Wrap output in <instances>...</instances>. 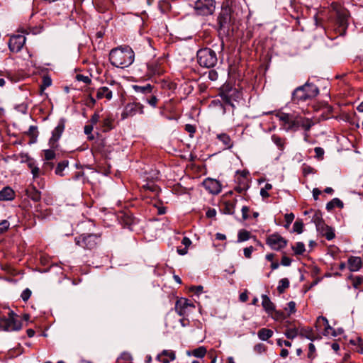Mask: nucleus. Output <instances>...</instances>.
<instances>
[{
    "label": "nucleus",
    "instance_id": "nucleus-1",
    "mask_svg": "<svg viewBox=\"0 0 363 363\" xmlns=\"http://www.w3.org/2000/svg\"><path fill=\"white\" fill-rule=\"evenodd\" d=\"M134 60V51L128 45L113 48L109 53L110 63L118 68L129 67L133 63Z\"/></svg>",
    "mask_w": 363,
    "mask_h": 363
},
{
    "label": "nucleus",
    "instance_id": "nucleus-2",
    "mask_svg": "<svg viewBox=\"0 0 363 363\" xmlns=\"http://www.w3.org/2000/svg\"><path fill=\"white\" fill-rule=\"evenodd\" d=\"M319 94V89L313 84L306 83L295 89L292 93L291 100L294 103L311 100Z\"/></svg>",
    "mask_w": 363,
    "mask_h": 363
},
{
    "label": "nucleus",
    "instance_id": "nucleus-3",
    "mask_svg": "<svg viewBox=\"0 0 363 363\" xmlns=\"http://www.w3.org/2000/svg\"><path fill=\"white\" fill-rule=\"evenodd\" d=\"M198 64L204 68H213L218 62L216 52L209 48L199 49L196 52Z\"/></svg>",
    "mask_w": 363,
    "mask_h": 363
},
{
    "label": "nucleus",
    "instance_id": "nucleus-4",
    "mask_svg": "<svg viewBox=\"0 0 363 363\" xmlns=\"http://www.w3.org/2000/svg\"><path fill=\"white\" fill-rule=\"evenodd\" d=\"M22 323L18 315L12 311L8 312L7 316L0 318V330L17 331L21 329Z\"/></svg>",
    "mask_w": 363,
    "mask_h": 363
},
{
    "label": "nucleus",
    "instance_id": "nucleus-5",
    "mask_svg": "<svg viewBox=\"0 0 363 363\" xmlns=\"http://www.w3.org/2000/svg\"><path fill=\"white\" fill-rule=\"evenodd\" d=\"M233 1H227L223 3L222 9L218 17V24L220 30H228L231 22Z\"/></svg>",
    "mask_w": 363,
    "mask_h": 363
},
{
    "label": "nucleus",
    "instance_id": "nucleus-6",
    "mask_svg": "<svg viewBox=\"0 0 363 363\" xmlns=\"http://www.w3.org/2000/svg\"><path fill=\"white\" fill-rule=\"evenodd\" d=\"M100 242V235L96 234H82L75 238L76 244L87 250L96 248Z\"/></svg>",
    "mask_w": 363,
    "mask_h": 363
},
{
    "label": "nucleus",
    "instance_id": "nucleus-7",
    "mask_svg": "<svg viewBox=\"0 0 363 363\" xmlns=\"http://www.w3.org/2000/svg\"><path fill=\"white\" fill-rule=\"evenodd\" d=\"M214 0H197L194 9L198 15L208 16L213 13L216 8Z\"/></svg>",
    "mask_w": 363,
    "mask_h": 363
},
{
    "label": "nucleus",
    "instance_id": "nucleus-8",
    "mask_svg": "<svg viewBox=\"0 0 363 363\" xmlns=\"http://www.w3.org/2000/svg\"><path fill=\"white\" fill-rule=\"evenodd\" d=\"M324 327L323 335L324 336L337 337L341 335L343 332L342 329L335 330L332 328L328 323V319L324 316H319L317 318L315 327L318 329H320L321 327Z\"/></svg>",
    "mask_w": 363,
    "mask_h": 363
},
{
    "label": "nucleus",
    "instance_id": "nucleus-9",
    "mask_svg": "<svg viewBox=\"0 0 363 363\" xmlns=\"http://www.w3.org/2000/svg\"><path fill=\"white\" fill-rule=\"evenodd\" d=\"M315 123L316 121H313V119L308 118L300 113H294V131L301 128L305 132H308Z\"/></svg>",
    "mask_w": 363,
    "mask_h": 363
},
{
    "label": "nucleus",
    "instance_id": "nucleus-10",
    "mask_svg": "<svg viewBox=\"0 0 363 363\" xmlns=\"http://www.w3.org/2000/svg\"><path fill=\"white\" fill-rule=\"evenodd\" d=\"M174 308L179 315L186 317L195 308V305L190 300L181 298L176 301Z\"/></svg>",
    "mask_w": 363,
    "mask_h": 363
},
{
    "label": "nucleus",
    "instance_id": "nucleus-11",
    "mask_svg": "<svg viewBox=\"0 0 363 363\" xmlns=\"http://www.w3.org/2000/svg\"><path fill=\"white\" fill-rule=\"evenodd\" d=\"M287 240L278 233H274L267 237L266 243L272 250L279 251L287 245Z\"/></svg>",
    "mask_w": 363,
    "mask_h": 363
},
{
    "label": "nucleus",
    "instance_id": "nucleus-12",
    "mask_svg": "<svg viewBox=\"0 0 363 363\" xmlns=\"http://www.w3.org/2000/svg\"><path fill=\"white\" fill-rule=\"evenodd\" d=\"M146 66V76L148 79H151L155 76L162 75L165 72L160 60H151L147 63Z\"/></svg>",
    "mask_w": 363,
    "mask_h": 363
},
{
    "label": "nucleus",
    "instance_id": "nucleus-13",
    "mask_svg": "<svg viewBox=\"0 0 363 363\" xmlns=\"http://www.w3.org/2000/svg\"><path fill=\"white\" fill-rule=\"evenodd\" d=\"M65 128V120L61 118L57 123V125L54 128L52 132V136L49 140V146L52 149L58 147V141L60 139Z\"/></svg>",
    "mask_w": 363,
    "mask_h": 363
},
{
    "label": "nucleus",
    "instance_id": "nucleus-14",
    "mask_svg": "<svg viewBox=\"0 0 363 363\" xmlns=\"http://www.w3.org/2000/svg\"><path fill=\"white\" fill-rule=\"evenodd\" d=\"M144 113V106L139 102L128 103L125 105L123 111L121 114L122 118H127L133 117L136 114Z\"/></svg>",
    "mask_w": 363,
    "mask_h": 363
},
{
    "label": "nucleus",
    "instance_id": "nucleus-15",
    "mask_svg": "<svg viewBox=\"0 0 363 363\" xmlns=\"http://www.w3.org/2000/svg\"><path fill=\"white\" fill-rule=\"evenodd\" d=\"M275 116L280 122L281 125L286 130H293L294 131V113H286L284 112H277L275 113Z\"/></svg>",
    "mask_w": 363,
    "mask_h": 363
},
{
    "label": "nucleus",
    "instance_id": "nucleus-16",
    "mask_svg": "<svg viewBox=\"0 0 363 363\" xmlns=\"http://www.w3.org/2000/svg\"><path fill=\"white\" fill-rule=\"evenodd\" d=\"M26 37L23 35H14L11 36L9 41V48L12 52H18L23 48L26 43Z\"/></svg>",
    "mask_w": 363,
    "mask_h": 363
},
{
    "label": "nucleus",
    "instance_id": "nucleus-17",
    "mask_svg": "<svg viewBox=\"0 0 363 363\" xmlns=\"http://www.w3.org/2000/svg\"><path fill=\"white\" fill-rule=\"evenodd\" d=\"M236 93L235 89H233L228 85H223L220 89L219 95L225 104L233 106L232 97Z\"/></svg>",
    "mask_w": 363,
    "mask_h": 363
},
{
    "label": "nucleus",
    "instance_id": "nucleus-18",
    "mask_svg": "<svg viewBox=\"0 0 363 363\" xmlns=\"http://www.w3.org/2000/svg\"><path fill=\"white\" fill-rule=\"evenodd\" d=\"M176 359V352L172 350H163L156 357V360L161 363H169Z\"/></svg>",
    "mask_w": 363,
    "mask_h": 363
},
{
    "label": "nucleus",
    "instance_id": "nucleus-19",
    "mask_svg": "<svg viewBox=\"0 0 363 363\" xmlns=\"http://www.w3.org/2000/svg\"><path fill=\"white\" fill-rule=\"evenodd\" d=\"M347 262L348 268L351 272H357L362 266V260L359 257L351 256Z\"/></svg>",
    "mask_w": 363,
    "mask_h": 363
},
{
    "label": "nucleus",
    "instance_id": "nucleus-20",
    "mask_svg": "<svg viewBox=\"0 0 363 363\" xmlns=\"http://www.w3.org/2000/svg\"><path fill=\"white\" fill-rule=\"evenodd\" d=\"M15 196V191L9 186H5L0 191V201H13Z\"/></svg>",
    "mask_w": 363,
    "mask_h": 363
},
{
    "label": "nucleus",
    "instance_id": "nucleus-21",
    "mask_svg": "<svg viewBox=\"0 0 363 363\" xmlns=\"http://www.w3.org/2000/svg\"><path fill=\"white\" fill-rule=\"evenodd\" d=\"M262 305L268 315H272L275 309V306L267 295H262Z\"/></svg>",
    "mask_w": 363,
    "mask_h": 363
},
{
    "label": "nucleus",
    "instance_id": "nucleus-22",
    "mask_svg": "<svg viewBox=\"0 0 363 363\" xmlns=\"http://www.w3.org/2000/svg\"><path fill=\"white\" fill-rule=\"evenodd\" d=\"M154 86L147 84L145 86L140 85H133V89L137 94H140L143 95V96L146 97L150 94H152L154 90Z\"/></svg>",
    "mask_w": 363,
    "mask_h": 363
},
{
    "label": "nucleus",
    "instance_id": "nucleus-23",
    "mask_svg": "<svg viewBox=\"0 0 363 363\" xmlns=\"http://www.w3.org/2000/svg\"><path fill=\"white\" fill-rule=\"evenodd\" d=\"M317 230L328 240H331L335 237L334 229L326 224L323 225V228H318Z\"/></svg>",
    "mask_w": 363,
    "mask_h": 363
},
{
    "label": "nucleus",
    "instance_id": "nucleus-24",
    "mask_svg": "<svg viewBox=\"0 0 363 363\" xmlns=\"http://www.w3.org/2000/svg\"><path fill=\"white\" fill-rule=\"evenodd\" d=\"M216 138L223 144V149H230L233 146V141L226 133L218 134Z\"/></svg>",
    "mask_w": 363,
    "mask_h": 363
},
{
    "label": "nucleus",
    "instance_id": "nucleus-25",
    "mask_svg": "<svg viewBox=\"0 0 363 363\" xmlns=\"http://www.w3.org/2000/svg\"><path fill=\"white\" fill-rule=\"evenodd\" d=\"M205 187L212 194H218L220 191L218 182L213 179H207L204 181Z\"/></svg>",
    "mask_w": 363,
    "mask_h": 363
},
{
    "label": "nucleus",
    "instance_id": "nucleus-26",
    "mask_svg": "<svg viewBox=\"0 0 363 363\" xmlns=\"http://www.w3.org/2000/svg\"><path fill=\"white\" fill-rule=\"evenodd\" d=\"M96 98L97 99L105 98L107 100H111L112 98V91L107 86H101L97 89Z\"/></svg>",
    "mask_w": 363,
    "mask_h": 363
},
{
    "label": "nucleus",
    "instance_id": "nucleus-27",
    "mask_svg": "<svg viewBox=\"0 0 363 363\" xmlns=\"http://www.w3.org/2000/svg\"><path fill=\"white\" fill-rule=\"evenodd\" d=\"M273 330L266 328H262L257 332V336L259 339L262 341H268L269 339L273 336Z\"/></svg>",
    "mask_w": 363,
    "mask_h": 363
},
{
    "label": "nucleus",
    "instance_id": "nucleus-28",
    "mask_svg": "<svg viewBox=\"0 0 363 363\" xmlns=\"http://www.w3.org/2000/svg\"><path fill=\"white\" fill-rule=\"evenodd\" d=\"M312 221L315 223L316 229L323 228V225L325 224L322 213L320 211H315L312 218Z\"/></svg>",
    "mask_w": 363,
    "mask_h": 363
},
{
    "label": "nucleus",
    "instance_id": "nucleus-29",
    "mask_svg": "<svg viewBox=\"0 0 363 363\" xmlns=\"http://www.w3.org/2000/svg\"><path fill=\"white\" fill-rule=\"evenodd\" d=\"M206 348L204 346H200L192 351H187L186 354L188 356H194L197 358H203L206 354Z\"/></svg>",
    "mask_w": 363,
    "mask_h": 363
},
{
    "label": "nucleus",
    "instance_id": "nucleus-30",
    "mask_svg": "<svg viewBox=\"0 0 363 363\" xmlns=\"http://www.w3.org/2000/svg\"><path fill=\"white\" fill-rule=\"evenodd\" d=\"M348 13V11L345 8L337 10V13L336 15L340 26H343L347 23L349 16Z\"/></svg>",
    "mask_w": 363,
    "mask_h": 363
},
{
    "label": "nucleus",
    "instance_id": "nucleus-31",
    "mask_svg": "<svg viewBox=\"0 0 363 363\" xmlns=\"http://www.w3.org/2000/svg\"><path fill=\"white\" fill-rule=\"evenodd\" d=\"M141 99L143 101H145L150 106H151L153 108L157 107L159 99H157V96H156L155 91H153L152 94H150L146 97L142 96Z\"/></svg>",
    "mask_w": 363,
    "mask_h": 363
},
{
    "label": "nucleus",
    "instance_id": "nucleus-32",
    "mask_svg": "<svg viewBox=\"0 0 363 363\" xmlns=\"http://www.w3.org/2000/svg\"><path fill=\"white\" fill-rule=\"evenodd\" d=\"M28 196L33 201H39L41 199V193L35 186L27 190Z\"/></svg>",
    "mask_w": 363,
    "mask_h": 363
},
{
    "label": "nucleus",
    "instance_id": "nucleus-33",
    "mask_svg": "<svg viewBox=\"0 0 363 363\" xmlns=\"http://www.w3.org/2000/svg\"><path fill=\"white\" fill-rule=\"evenodd\" d=\"M68 160H65L60 162L55 169V174L57 176L63 177L65 175L64 171L68 167Z\"/></svg>",
    "mask_w": 363,
    "mask_h": 363
},
{
    "label": "nucleus",
    "instance_id": "nucleus-34",
    "mask_svg": "<svg viewBox=\"0 0 363 363\" xmlns=\"http://www.w3.org/2000/svg\"><path fill=\"white\" fill-rule=\"evenodd\" d=\"M272 140L278 147L280 150H283L286 144V139L281 138L278 135L274 134L272 135Z\"/></svg>",
    "mask_w": 363,
    "mask_h": 363
},
{
    "label": "nucleus",
    "instance_id": "nucleus-35",
    "mask_svg": "<svg viewBox=\"0 0 363 363\" xmlns=\"http://www.w3.org/2000/svg\"><path fill=\"white\" fill-rule=\"evenodd\" d=\"M224 207L223 211L225 214H233L235 212L236 201H228L224 203Z\"/></svg>",
    "mask_w": 363,
    "mask_h": 363
},
{
    "label": "nucleus",
    "instance_id": "nucleus-36",
    "mask_svg": "<svg viewBox=\"0 0 363 363\" xmlns=\"http://www.w3.org/2000/svg\"><path fill=\"white\" fill-rule=\"evenodd\" d=\"M142 189L144 190V191H150L155 195H158L160 191V188L152 182L147 183L143 186Z\"/></svg>",
    "mask_w": 363,
    "mask_h": 363
},
{
    "label": "nucleus",
    "instance_id": "nucleus-37",
    "mask_svg": "<svg viewBox=\"0 0 363 363\" xmlns=\"http://www.w3.org/2000/svg\"><path fill=\"white\" fill-rule=\"evenodd\" d=\"M343 206H344L343 202L338 198H335L326 204V209L328 211H330L333 210L335 207H338L340 208H342Z\"/></svg>",
    "mask_w": 363,
    "mask_h": 363
},
{
    "label": "nucleus",
    "instance_id": "nucleus-38",
    "mask_svg": "<svg viewBox=\"0 0 363 363\" xmlns=\"http://www.w3.org/2000/svg\"><path fill=\"white\" fill-rule=\"evenodd\" d=\"M300 335L313 341L316 339L315 335L311 328H303L300 332Z\"/></svg>",
    "mask_w": 363,
    "mask_h": 363
},
{
    "label": "nucleus",
    "instance_id": "nucleus-39",
    "mask_svg": "<svg viewBox=\"0 0 363 363\" xmlns=\"http://www.w3.org/2000/svg\"><path fill=\"white\" fill-rule=\"evenodd\" d=\"M251 238L250 232L245 229L239 230L238 233V242H242L248 240Z\"/></svg>",
    "mask_w": 363,
    "mask_h": 363
},
{
    "label": "nucleus",
    "instance_id": "nucleus-40",
    "mask_svg": "<svg viewBox=\"0 0 363 363\" xmlns=\"http://www.w3.org/2000/svg\"><path fill=\"white\" fill-rule=\"evenodd\" d=\"M113 119L110 116H107L105 118H104L103 122H102L103 132H108V131L111 130V129H113Z\"/></svg>",
    "mask_w": 363,
    "mask_h": 363
},
{
    "label": "nucleus",
    "instance_id": "nucleus-41",
    "mask_svg": "<svg viewBox=\"0 0 363 363\" xmlns=\"http://www.w3.org/2000/svg\"><path fill=\"white\" fill-rule=\"evenodd\" d=\"M289 287V281L287 278H283L279 281L277 291L279 294H283L286 289Z\"/></svg>",
    "mask_w": 363,
    "mask_h": 363
},
{
    "label": "nucleus",
    "instance_id": "nucleus-42",
    "mask_svg": "<svg viewBox=\"0 0 363 363\" xmlns=\"http://www.w3.org/2000/svg\"><path fill=\"white\" fill-rule=\"evenodd\" d=\"M54 167V163L52 161L44 160V163L41 168V173L43 175H46Z\"/></svg>",
    "mask_w": 363,
    "mask_h": 363
},
{
    "label": "nucleus",
    "instance_id": "nucleus-43",
    "mask_svg": "<svg viewBox=\"0 0 363 363\" xmlns=\"http://www.w3.org/2000/svg\"><path fill=\"white\" fill-rule=\"evenodd\" d=\"M292 250L296 255H301L306 251L305 245L301 242H298L292 247Z\"/></svg>",
    "mask_w": 363,
    "mask_h": 363
},
{
    "label": "nucleus",
    "instance_id": "nucleus-44",
    "mask_svg": "<svg viewBox=\"0 0 363 363\" xmlns=\"http://www.w3.org/2000/svg\"><path fill=\"white\" fill-rule=\"evenodd\" d=\"M303 222L301 219H297L293 225V232L301 234L303 231Z\"/></svg>",
    "mask_w": 363,
    "mask_h": 363
},
{
    "label": "nucleus",
    "instance_id": "nucleus-45",
    "mask_svg": "<svg viewBox=\"0 0 363 363\" xmlns=\"http://www.w3.org/2000/svg\"><path fill=\"white\" fill-rule=\"evenodd\" d=\"M349 279L352 280V284L354 289H358L363 283L362 276H350Z\"/></svg>",
    "mask_w": 363,
    "mask_h": 363
},
{
    "label": "nucleus",
    "instance_id": "nucleus-46",
    "mask_svg": "<svg viewBox=\"0 0 363 363\" xmlns=\"http://www.w3.org/2000/svg\"><path fill=\"white\" fill-rule=\"evenodd\" d=\"M55 149H52L50 147V149L48 150H44L43 154H44V160H49L52 161L56 157V153L55 152Z\"/></svg>",
    "mask_w": 363,
    "mask_h": 363
},
{
    "label": "nucleus",
    "instance_id": "nucleus-47",
    "mask_svg": "<svg viewBox=\"0 0 363 363\" xmlns=\"http://www.w3.org/2000/svg\"><path fill=\"white\" fill-rule=\"evenodd\" d=\"M284 335L288 339L293 340L298 335V329L296 328H287Z\"/></svg>",
    "mask_w": 363,
    "mask_h": 363
},
{
    "label": "nucleus",
    "instance_id": "nucleus-48",
    "mask_svg": "<svg viewBox=\"0 0 363 363\" xmlns=\"http://www.w3.org/2000/svg\"><path fill=\"white\" fill-rule=\"evenodd\" d=\"M271 315L275 320H282L288 317L284 312L281 311H276L275 309Z\"/></svg>",
    "mask_w": 363,
    "mask_h": 363
},
{
    "label": "nucleus",
    "instance_id": "nucleus-49",
    "mask_svg": "<svg viewBox=\"0 0 363 363\" xmlns=\"http://www.w3.org/2000/svg\"><path fill=\"white\" fill-rule=\"evenodd\" d=\"M4 77H6L10 80L12 79V75L9 72H0V86L2 87L5 85V80Z\"/></svg>",
    "mask_w": 363,
    "mask_h": 363
},
{
    "label": "nucleus",
    "instance_id": "nucleus-50",
    "mask_svg": "<svg viewBox=\"0 0 363 363\" xmlns=\"http://www.w3.org/2000/svg\"><path fill=\"white\" fill-rule=\"evenodd\" d=\"M294 214L293 213H286L284 216L286 224L284 225L285 228L288 229L294 219Z\"/></svg>",
    "mask_w": 363,
    "mask_h": 363
},
{
    "label": "nucleus",
    "instance_id": "nucleus-51",
    "mask_svg": "<svg viewBox=\"0 0 363 363\" xmlns=\"http://www.w3.org/2000/svg\"><path fill=\"white\" fill-rule=\"evenodd\" d=\"M296 304L294 301H290L288 303L287 307L285 308L286 311H289V313H288L287 316H290V315L296 313Z\"/></svg>",
    "mask_w": 363,
    "mask_h": 363
},
{
    "label": "nucleus",
    "instance_id": "nucleus-52",
    "mask_svg": "<svg viewBox=\"0 0 363 363\" xmlns=\"http://www.w3.org/2000/svg\"><path fill=\"white\" fill-rule=\"evenodd\" d=\"M9 226L10 223L7 220H0V235L7 231Z\"/></svg>",
    "mask_w": 363,
    "mask_h": 363
},
{
    "label": "nucleus",
    "instance_id": "nucleus-53",
    "mask_svg": "<svg viewBox=\"0 0 363 363\" xmlns=\"http://www.w3.org/2000/svg\"><path fill=\"white\" fill-rule=\"evenodd\" d=\"M308 358L311 361L315 357V347L313 343L308 345Z\"/></svg>",
    "mask_w": 363,
    "mask_h": 363
},
{
    "label": "nucleus",
    "instance_id": "nucleus-54",
    "mask_svg": "<svg viewBox=\"0 0 363 363\" xmlns=\"http://www.w3.org/2000/svg\"><path fill=\"white\" fill-rule=\"evenodd\" d=\"M84 133L87 135V138L89 140H91L94 138V135L91 134V132L93 130V125H86L84 126Z\"/></svg>",
    "mask_w": 363,
    "mask_h": 363
},
{
    "label": "nucleus",
    "instance_id": "nucleus-55",
    "mask_svg": "<svg viewBox=\"0 0 363 363\" xmlns=\"http://www.w3.org/2000/svg\"><path fill=\"white\" fill-rule=\"evenodd\" d=\"M118 218L120 219H123V220L124 224L125 225H130L133 223L132 217L130 216L127 215V214L122 213V215L119 216Z\"/></svg>",
    "mask_w": 363,
    "mask_h": 363
},
{
    "label": "nucleus",
    "instance_id": "nucleus-56",
    "mask_svg": "<svg viewBox=\"0 0 363 363\" xmlns=\"http://www.w3.org/2000/svg\"><path fill=\"white\" fill-rule=\"evenodd\" d=\"M76 78L79 82H83L87 84H89L91 82V79L88 76H84L83 74H77Z\"/></svg>",
    "mask_w": 363,
    "mask_h": 363
},
{
    "label": "nucleus",
    "instance_id": "nucleus-57",
    "mask_svg": "<svg viewBox=\"0 0 363 363\" xmlns=\"http://www.w3.org/2000/svg\"><path fill=\"white\" fill-rule=\"evenodd\" d=\"M18 157L21 160V162L26 164H28L30 160L33 159L27 153H20Z\"/></svg>",
    "mask_w": 363,
    "mask_h": 363
},
{
    "label": "nucleus",
    "instance_id": "nucleus-58",
    "mask_svg": "<svg viewBox=\"0 0 363 363\" xmlns=\"http://www.w3.org/2000/svg\"><path fill=\"white\" fill-rule=\"evenodd\" d=\"M31 296V291L29 289H26L23 291L21 297L23 301H27Z\"/></svg>",
    "mask_w": 363,
    "mask_h": 363
},
{
    "label": "nucleus",
    "instance_id": "nucleus-59",
    "mask_svg": "<svg viewBox=\"0 0 363 363\" xmlns=\"http://www.w3.org/2000/svg\"><path fill=\"white\" fill-rule=\"evenodd\" d=\"M315 157L318 159H323L324 155V150L320 147H316L314 149Z\"/></svg>",
    "mask_w": 363,
    "mask_h": 363
},
{
    "label": "nucleus",
    "instance_id": "nucleus-60",
    "mask_svg": "<svg viewBox=\"0 0 363 363\" xmlns=\"http://www.w3.org/2000/svg\"><path fill=\"white\" fill-rule=\"evenodd\" d=\"M255 248L252 246L245 247L243 250L245 257L247 259L250 258Z\"/></svg>",
    "mask_w": 363,
    "mask_h": 363
},
{
    "label": "nucleus",
    "instance_id": "nucleus-61",
    "mask_svg": "<svg viewBox=\"0 0 363 363\" xmlns=\"http://www.w3.org/2000/svg\"><path fill=\"white\" fill-rule=\"evenodd\" d=\"M185 130L189 133L191 137H193L194 133L196 132V128L191 124H186L185 125Z\"/></svg>",
    "mask_w": 363,
    "mask_h": 363
},
{
    "label": "nucleus",
    "instance_id": "nucleus-62",
    "mask_svg": "<svg viewBox=\"0 0 363 363\" xmlns=\"http://www.w3.org/2000/svg\"><path fill=\"white\" fill-rule=\"evenodd\" d=\"M96 104V100L91 95L86 99L85 104L89 108H93Z\"/></svg>",
    "mask_w": 363,
    "mask_h": 363
},
{
    "label": "nucleus",
    "instance_id": "nucleus-63",
    "mask_svg": "<svg viewBox=\"0 0 363 363\" xmlns=\"http://www.w3.org/2000/svg\"><path fill=\"white\" fill-rule=\"evenodd\" d=\"M315 171L314 168H313L311 166H304L303 167V173L304 175L313 174V173H315Z\"/></svg>",
    "mask_w": 363,
    "mask_h": 363
},
{
    "label": "nucleus",
    "instance_id": "nucleus-64",
    "mask_svg": "<svg viewBox=\"0 0 363 363\" xmlns=\"http://www.w3.org/2000/svg\"><path fill=\"white\" fill-rule=\"evenodd\" d=\"M31 174L33 175V178L35 179L36 178H38L41 173V169H40L38 166L35 167L32 171Z\"/></svg>",
    "mask_w": 363,
    "mask_h": 363
}]
</instances>
